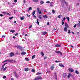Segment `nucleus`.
<instances>
[{
  "instance_id": "f257e3e1",
  "label": "nucleus",
  "mask_w": 80,
  "mask_h": 80,
  "mask_svg": "<svg viewBox=\"0 0 80 80\" xmlns=\"http://www.w3.org/2000/svg\"><path fill=\"white\" fill-rule=\"evenodd\" d=\"M42 78V77L41 76H38V77H36L34 78V80H41Z\"/></svg>"
},
{
  "instance_id": "f03ea898",
  "label": "nucleus",
  "mask_w": 80,
  "mask_h": 80,
  "mask_svg": "<svg viewBox=\"0 0 80 80\" xmlns=\"http://www.w3.org/2000/svg\"><path fill=\"white\" fill-rule=\"evenodd\" d=\"M16 47L18 48H19V49H20V50H22V49H23V47H22L21 46L19 45L16 46Z\"/></svg>"
},
{
  "instance_id": "7ed1b4c3",
  "label": "nucleus",
  "mask_w": 80,
  "mask_h": 80,
  "mask_svg": "<svg viewBox=\"0 0 80 80\" xmlns=\"http://www.w3.org/2000/svg\"><path fill=\"white\" fill-rule=\"evenodd\" d=\"M55 52L57 53H58L59 54H60L61 55H62V52L61 51H55Z\"/></svg>"
},
{
  "instance_id": "20e7f679",
  "label": "nucleus",
  "mask_w": 80,
  "mask_h": 80,
  "mask_svg": "<svg viewBox=\"0 0 80 80\" xmlns=\"http://www.w3.org/2000/svg\"><path fill=\"white\" fill-rule=\"evenodd\" d=\"M6 64H7V63H5L2 66V68H1V71H2V70L4 68V66H5Z\"/></svg>"
},
{
  "instance_id": "39448f33",
  "label": "nucleus",
  "mask_w": 80,
  "mask_h": 80,
  "mask_svg": "<svg viewBox=\"0 0 80 80\" xmlns=\"http://www.w3.org/2000/svg\"><path fill=\"white\" fill-rule=\"evenodd\" d=\"M37 10L38 13H39V14H41V13H42V12H41V10H40V8H37Z\"/></svg>"
},
{
  "instance_id": "423d86ee",
  "label": "nucleus",
  "mask_w": 80,
  "mask_h": 80,
  "mask_svg": "<svg viewBox=\"0 0 80 80\" xmlns=\"http://www.w3.org/2000/svg\"><path fill=\"white\" fill-rule=\"evenodd\" d=\"M68 70L69 72H74V70L72 68H69Z\"/></svg>"
},
{
  "instance_id": "0eeeda50",
  "label": "nucleus",
  "mask_w": 80,
  "mask_h": 80,
  "mask_svg": "<svg viewBox=\"0 0 80 80\" xmlns=\"http://www.w3.org/2000/svg\"><path fill=\"white\" fill-rule=\"evenodd\" d=\"M15 77L17 78H18L19 77V76H18V75L16 73V72H15Z\"/></svg>"
},
{
  "instance_id": "6e6552de",
  "label": "nucleus",
  "mask_w": 80,
  "mask_h": 80,
  "mask_svg": "<svg viewBox=\"0 0 80 80\" xmlns=\"http://www.w3.org/2000/svg\"><path fill=\"white\" fill-rule=\"evenodd\" d=\"M50 6L51 7H53V2H51L50 3Z\"/></svg>"
},
{
  "instance_id": "1a4fd4ad",
  "label": "nucleus",
  "mask_w": 80,
  "mask_h": 80,
  "mask_svg": "<svg viewBox=\"0 0 80 80\" xmlns=\"http://www.w3.org/2000/svg\"><path fill=\"white\" fill-rule=\"evenodd\" d=\"M14 55V53L13 52H11L10 54V57H12Z\"/></svg>"
},
{
  "instance_id": "9d476101",
  "label": "nucleus",
  "mask_w": 80,
  "mask_h": 80,
  "mask_svg": "<svg viewBox=\"0 0 80 80\" xmlns=\"http://www.w3.org/2000/svg\"><path fill=\"white\" fill-rule=\"evenodd\" d=\"M43 17L44 19H45V18H48V17L47 15H43Z\"/></svg>"
},
{
  "instance_id": "9b49d317",
  "label": "nucleus",
  "mask_w": 80,
  "mask_h": 80,
  "mask_svg": "<svg viewBox=\"0 0 80 80\" xmlns=\"http://www.w3.org/2000/svg\"><path fill=\"white\" fill-rule=\"evenodd\" d=\"M55 47H61V45L59 44L56 45H55Z\"/></svg>"
},
{
  "instance_id": "f8f14e48",
  "label": "nucleus",
  "mask_w": 80,
  "mask_h": 80,
  "mask_svg": "<svg viewBox=\"0 0 80 80\" xmlns=\"http://www.w3.org/2000/svg\"><path fill=\"white\" fill-rule=\"evenodd\" d=\"M33 1L34 2H35V3H38L39 2V0H33Z\"/></svg>"
},
{
  "instance_id": "ddd939ff",
  "label": "nucleus",
  "mask_w": 80,
  "mask_h": 80,
  "mask_svg": "<svg viewBox=\"0 0 80 80\" xmlns=\"http://www.w3.org/2000/svg\"><path fill=\"white\" fill-rule=\"evenodd\" d=\"M8 62H16V61H13L10 59H8Z\"/></svg>"
},
{
  "instance_id": "4468645a",
  "label": "nucleus",
  "mask_w": 80,
  "mask_h": 80,
  "mask_svg": "<svg viewBox=\"0 0 80 80\" xmlns=\"http://www.w3.org/2000/svg\"><path fill=\"white\" fill-rule=\"evenodd\" d=\"M24 70L25 72H27L29 70V69L27 68H25L24 69Z\"/></svg>"
},
{
  "instance_id": "2eb2a0df",
  "label": "nucleus",
  "mask_w": 80,
  "mask_h": 80,
  "mask_svg": "<svg viewBox=\"0 0 80 80\" xmlns=\"http://www.w3.org/2000/svg\"><path fill=\"white\" fill-rule=\"evenodd\" d=\"M65 27H67L68 28H69V26L68 24H67V23H65Z\"/></svg>"
},
{
  "instance_id": "dca6fc26",
  "label": "nucleus",
  "mask_w": 80,
  "mask_h": 80,
  "mask_svg": "<svg viewBox=\"0 0 80 80\" xmlns=\"http://www.w3.org/2000/svg\"><path fill=\"white\" fill-rule=\"evenodd\" d=\"M26 52H21V55H25V54H26Z\"/></svg>"
},
{
  "instance_id": "f3484780",
  "label": "nucleus",
  "mask_w": 80,
  "mask_h": 80,
  "mask_svg": "<svg viewBox=\"0 0 80 80\" xmlns=\"http://www.w3.org/2000/svg\"><path fill=\"white\" fill-rule=\"evenodd\" d=\"M64 30L65 31V32H67V27L64 28Z\"/></svg>"
},
{
  "instance_id": "a211bd4d",
  "label": "nucleus",
  "mask_w": 80,
  "mask_h": 80,
  "mask_svg": "<svg viewBox=\"0 0 80 80\" xmlns=\"http://www.w3.org/2000/svg\"><path fill=\"white\" fill-rule=\"evenodd\" d=\"M32 7H30L28 9V12H29V10H32Z\"/></svg>"
},
{
  "instance_id": "6ab92c4d",
  "label": "nucleus",
  "mask_w": 80,
  "mask_h": 80,
  "mask_svg": "<svg viewBox=\"0 0 80 80\" xmlns=\"http://www.w3.org/2000/svg\"><path fill=\"white\" fill-rule=\"evenodd\" d=\"M59 65L60 67H64V66L62 64H59Z\"/></svg>"
},
{
  "instance_id": "aec40b11",
  "label": "nucleus",
  "mask_w": 80,
  "mask_h": 80,
  "mask_svg": "<svg viewBox=\"0 0 80 80\" xmlns=\"http://www.w3.org/2000/svg\"><path fill=\"white\" fill-rule=\"evenodd\" d=\"M70 76H72V75H71V74H69L68 76V79H69V78H70Z\"/></svg>"
},
{
  "instance_id": "412c9836",
  "label": "nucleus",
  "mask_w": 80,
  "mask_h": 80,
  "mask_svg": "<svg viewBox=\"0 0 80 80\" xmlns=\"http://www.w3.org/2000/svg\"><path fill=\"white\" fill-rule=\"evenodd\" d=\"M66 19L68 20V21L69 22L70 21V19H69V18L68 17V16H66Z\"/></svg>"
},
{
  "instance_id": "4be33fe9",
  "label": "nucleus",
  "mask_w": 80,
  "mask_h": 80,
  "mask_svg": "<svg viewBox=\"0 0 80 80\" xmlns=\"http://www.w3.org/2000/svg\"><path fill=\"white\" fill-rule=\"evenodd\" d=\"M47 33L46 32H42V34L43 35H45L46 34H47Z\"/></svg>"
},
{
  "instance_id": "5701e85b",
  "label": "nucleus",
  "mask_w": 80,
  "mask_h": 80,
  "mask_svg": "<svg viewBox=\"0 0 80 80\" xmlns=\"http://www.w3.org/2000/svg\"><path fill=\"white\" fill-rule=\"evenodd\" d=\"M51 70H53V69H54V67L53 66L51 67Z\"/></svg>"
},
{
  "instance_id": "b1692460",
  "label": "nucleus",
  "mask_w": 80,
  "mask_h": 80,
  "mask_svg": "<svg viewBox=\"0 0 80 80\" xmlns=\"http://www.w3.org/2000/svg\"><path fill=\"white\" fill-rule=\"evenodd\" d=\"M10 32H12V33H15V30H10Z\"/></svg>"
},
{
  "instance_id": "393cba45",
  "label": "nucleus",
  "mask_w": 80,
  "mask_h": 80,
  "mask_svg": "<svg viewBox=\"0 0 80 80\" xmlns=\"http://www.w3.org/2000/svg\"><path fill=\"white\" fill-rule=\"evenodd\" d=\"M40 3L41 4H43V3H44V2H43V1H41V2H40Z\"/></svg>"
},
{
  "instance_id": "a878e982",
  "label": "nucleus",
  "mask_w": 80,
  "mask_h": 80,
  "mask_svg": "<svg viewBox=\"0 0 80 80\" xmlns=\"http://www.w3.org/2000/svg\"><path fill=\"white\" fill-rule=\"evenodd\" d=\"M75 73H76V74H79V72H78V71L77 70H76L75 71Z\"/></svg>"
},
{
  "instance_id": "bb28decb",
  "label": "nucleus",
  "mask_w": 80,
  "mask_h": 80,
  "mask_svg": "<svg viewBox=\"0 0 80 80\" xmlns=\"http://www.w3.org/2000/svg\"><path fill=\"white\" fill-rule=\"evenodd\" d=\"M14 18V17H13L12 16L11 17H10L9 18V20H12V18Z\"/></svg>"
},
{
  "instance_id": "cd10ccee",
  "label": "nucleus",
  "mask_w": 80,
  "mask_h": 80,
  "mask_svg": "<svg viewBox=\"0 0 80 80\" xmlns=\"http://www.w3.org/2000/svg\"><path fill=\"white\" fill-rule=\"evenodd\" d=\"M7 67H6L3 69V72H4V71H5V70L7 69Z\"/></svg>"
},
{
  "instance_id": "c85d7f7f",
  "label": "nucleus",
  "mask_w": 80,
  "mask_h": 80,
  "mask_svg": "<svg viewBox=\"0 0 80 80\" xmlns=\"http://www.w3.org/2000/svg\"><path fill=\"white\" fill-rule=\"evenodd\" d=\"M52 13L53 14H54V13H55V10L53 9V10H52Z\"/></svg>"
},
{
  "instance_id": "c756f323",
  "label": "nucleus",
  "mask_w": 80,
  "mask_h": 80,
  "mask_svg": "<svg viewBox=\"0 0 80 80\" xmlns=\"http://www.w3.org/2000/svg\"><path fill=\"white\" fill-rule=\"evenodd\" d=\"M25 59L27 61H29V59H28V58H25Z\"/></svg>"
},
{
  "instance_id": "7c9ffc66",
  "label": "nucleus",
  "mask_w": 80,
  "mask_h": 80,
  "mask_svg": "<svg viewBox=\"0 0 80 80\" xmlns=\"http://www.w3.org/2000/svg\"><path fill=\"white\" fill-rule=\"evenodd\" d=\"M35 12H36V11L35 10V11L32 12V15H35Z\"/></svg>"
},
{
  "instance_id": "2f4dec72",
  "label": "nucleus",
  "mask_w": 80,
  "mask_h": 80,
  "mask_svg": "<svg viewBox=\"0 0 80 80\" xmlns=\"http://www.w3.org/2000/svg\"><path fill=\"white\" fill-rule=\"evenodd\" d=\"M63 76V77H66V73H64Z\"/></svg>"
},
{
  "instance_id": "473e14b6",
  "label": "nucleus",
  "mask_w": 80,
  "mask_h": 80,
  "mask_svg": "<svg viewBox=\"0 0 80 80\" xmlns=\"http://www.w3.org/2000/svg\"><path fill=\"white\" fill-rule=\"evenodd\" d=\"M41 55L42 56H44V54L43 53V52H41Z\"/></svg>"
},
{
  "instance_id": "72a5a7b5",
  "label": "nucleus",
  "mask_w": 80,
  "mask_h": 80,
  "mask_svg": "<svg viewBox=\"0 0 80 80\" xmlns=\"http://www.w3.org/2000/svg\"><path fill=\"white\" fill-rule=\"evenodd\" d=\"M77 26L78 27H80V23H78V24Z\"/></svg>"
},
{
  "instance_id": "f704fd0d",
  "label": "nucleus",
  "mask_w": 80,
  "mask_h": 80,
  "mask_svg": "<svg viewBox=\"0 0 80 80\" xmlns=\"http://www.w3.org/2000/svg\"><path fill=\"white\" fill-rule=\"evenodd\" d=\"M32 72H35V69H33L32 71Z\"/></svg>"
},
{
  "instance_id": "c9c22d12",
  "label": "nucleus",
  "mask_w": 80,
  "mask_h": 80,
  "mask_svg": "<svg viewBox=\"0 0 80 80\" xmlns=\"http://www.w3.org/2000/svg\"><path fill=\"white\" fill-rule=\"evenodd\" d=\"M35 55H34L33 56H32V59H33V58H35Z\"/></svg>"
},
{
  "instance_id": "e433bc0d",
  "label": "nucleus",
  "mask_w": 80,
  "mask_h": 80,
  "mask_svg": "<svg viewBox=\"0 0 80 80\" xmlns=\"http://www.w3.org/2000/svg\"><path fill=\"white\" fill-rule=\"evenodd\" d=\"M60 17H62V15H60L58 16V18H60Z\"/></svg>"
},
{
  "instance_id": "4c0bfd02",
  "label": "nucleus",
  "mask_w": 80,
  "mask_h": 80,
  "mask_svg": "<svg viewBox=\"0 0 80 80\" xmlns=\"http://www.w3.org/2000/svg\"><path fill=\"white\" fill-rule=\"evenodd\" d=\"M39 18L40 20L42 19V17H41V15L40 14L39 15Z\"/></svg>"
},
{
  "instance_id": "58836bf2",
  "label": "nucleus",
  "mask_w": 80,
  "mask_h": 80,
  "mask_svg": "<svg viewBox=\"0 0 80 80\" xmlns=\"http://www.w3.org/2000/svg\"><path fill=\"white\" fill-rule=\"evenodd\" d=\"M2 13H3L4 14H5V15H7V12H2Z\"/></svg>"
},
{
  "instance_id": "ea45409f",
  "label": "nucleus",
  "mask_w": 80,
  "mask_h": 80,
  "mask_svg": "<svg viewBox=\"0 0 80 80\" xmlns=\"http://www.w3.org/2000/svg\"><path fill=\"white\" fill-rule=\"evenodd\" d=\"M20 18L22 20H24V18H23L21 17Z\"/></svg>"
},
{
  "instance_id": "a19ab883",
  "label": "nucleus",
  "mask_w": 80,
  "mask_h": 80,
  "mask_svg": "<svg viewBox=\"0 0 80 80\" xmlns=\"http://www.w3.org/2000/svg\"><path fill=\"white\" fill-rule=\"evenodd\" d=\"M46 3H50V2L48 1L46 2Z\"/></svg>"
},
{
  "instance_id": "79ce46f5",
  "label": "nucleus",
  "mask_w": 80,
  "mask_h": 80,
  "mask_svg": "<svg viewBox=\"0 0 80 80\" xmlns=\"http://www.w3.org/2000/svg\"><path fill=\"white\" fill-rule=\"evenodd\" d=\"M55 62H60V61H55Z\"/></svg>"
},
{
  "instance_id": "37998d69",
  "label": "nucleus",
  "mask_w": 80,
  "mask_h": 80,
  "mask_svg": "<svg viewBox=\"0 0 80 80\" xmlns=\"http://www.w3.org/2000/svg\"><path fill=\"white\" fill-rule=\"evenodd\" d=\"M62 25H64L65 24V23L63 22V20H62Z\"/></svg>"
},
{
  "instance_id": "c03bdc74",
  "label": "nucleus",
  "mask_w": 80,
  "mask_h": 80,
  "mask_svg": "<svg viewBox=\"0 0 80 80\" xmlns=\"http://www.w3.org/2000/svg\"><path fill=\"white\" fill-rule=\"evenodd\" d=\"M55 78L56 80L57 79V75L55 76Z\"/></svg>"
},
{
  "instance_id": "a18cd8bd",
  "label": "nucleus",
  "mask_w": 80,
  "mask_h": 80,
  "mask_svg": "<svg viewBox=\"0 0 80 80\" xmlns=\"http://www.w3.org/2000/svg\"><path fill=\"white\" fill-rule=\"evenodd\" d=\"M7 14V15H10V14L8 12L6 13V15Z\"/></svg>"
},
{
  "instance_id": "49530a36",
  "label": "nucleus",
  "mask_w": 80,
  "mask_h": 80,
  "mask_svg": "<svg viewBox=\"0 0 80 80\" xmlns=\"http://www.w3.org/2000/svg\"><path fill=\"white\" fill-rule=\"evenodd\" d=\"M32 27V25H31L30 26H29V28H31Z\"/></svg>"
},
{
  "instance_id": "de8ad7c7",
  "label": "nucleus",
  "mask_w": 80,
  "mask_h": 80,
  "mask_svg": "<svg viewBox=\"0 0 80 80\" xmlns=\"http://www.w3.org/2000/svg\"><path fill=\"white\" fill-rule=\"evenodd\" d=\"M15 36H17V35H18V33H17L15 35Z\"/></svg>"
},
{
  "instance_id": "09e8293b",
  "label": "nucleus",
  "mask_w": 80,
  "mask_h": 80,
  "mask_svg": "<svg viewBox=\"0 0 80 80\" xmlns=\"http://www.w3.org/2000/svg\"><path fill=\"white\" fill-rule=\"evenodd\" d=\"M76 27H77V24H76L73 27H74V28H75Z\"/></svg>"
},
{
  "instance_id": "8fccbe9b",
  "label": "nucleus",
  "mask_w": 80,
  "mask_h": 80,
  "mask_svg": "<svg viewBox=\"0 0 80 80\" xmlns=\"http://www.w3.org/2000/svg\"><path fill=\"white\" fill-rule=\"evenodd\" d=\"M7 78V77L5 76H3V78L5 79V78Z\"/></svg>"
},
{
  "instance_id": "3c124183",
  "label": "nucleus",
  "mask_w": 80,
  "mask_h": 80,
  "mask_svg": "<svg viewBox=\"0 0 80 80\" xmlns=\"http://www.w3.org/2000/svg\"><path fill=\"white\" fill-rule=\"evenodd\" d=\"M66 20V18H64L63 19V21H65Z\"/></svg>"
},
{
  "instance_id": "603ef678",
  "label": "nucleus",
  "mask_w": 80,
  "mask_h": 80,
  "mask_svg": "<svg viewBox=\"0 0 80 80\" xmlns=\"http://www.w3.org/2000/svg\"><path fill=\"white\" fill-rule=\"evenodd\" d=\"M38 75H41V73L39 72H38Z\"/></svg>"
},
{
  "instance_id": "864d4df0",
  "label": "nucleus",
  "mask_w": 80,
  "mask_h": 80,
  "mask_svg": "<svg viewBox=\"0 0 80 80\" xmlns=\"http://www.w3.org/2000/svg\"><path fill=\"white\" fill-rule=\"evenodd\" d=\"M14 2L15 3H16V2H17V0H15Z\"/></svg>"
},
{
  "instance_id": "5fc2aeb1",
  "label": "nucleus",
  "mask_w": 80,
  "mask_h": 80,
  "mask_svg": "<svg viewBox=\"0 0 80 80\" xmlns=\"http://www.w3.org/2000/svg\"><path fill=\"white\" fill-rule=\"evenodd\" d=\"M5 36L3 35L2 37V38H5Z\"/></svg>"
},
{
  "instance_id": "6e6d98bb",
  "label": "nucleus",
  "mask_w": 80,
  "mask_h": 80,
  "mask_svg": "<svg viewBox=\"0 0 80 80\" xmlns=\"http://www.w3.org/2000/svg\"><path fill=\"white\" fill-rule=\"evenodd\" d=\"M23 3H26V1H25V0H23Z\"/></svg>"
},
{
  "instance_id": "4d7b16f0",
  "label": "nucleus",
  "mask_w": 80,
  "mask_h": 80,
  "mask_svg": "<svg viewBox=\"0 0 80 80\" xmlns=\"http://www.w3.org/2000/svg\"><path fill=\"white\" fill-rule=\"evenodd\" d=\"M36 23H37V24L39 25V23H40V22H36Z\"/></svg>"
},
{
  "instance_id": "13d9d810",
  "label": "nucleus",
  "mask_w": 80,
  "mask_h": 80,
  "mask_svg": "<svg viewBox=\"0 0 80 80\" xmlns=\"http://www.w3.org/2000/svg\"><path fill=\"white\" fill-rule=\"evenodd\" d=\"M46 58H47V57H45L44 58V59H46Z\"/></svg>"
},
{
  "instance_id": "bf43d9fd",
  "label": "nucleus",
  "mask_w": 80,
  "mask_h": 80,
  "mask_svg": "<svg viewBox=\"0 0 80 80\" xmlns=\"http://www.w3.org/2000/svg\"><path fill=\"white\" fill-rule=\"evenodd\" d=\"M0 16L1 17H3V15H2V14H0Z\"/></svg>"
},
{
  "instance_id": "052dcab7",
  "label": "nucleus",
  "mask_w": 80,
  "mask_h": 80,
  "mask_svg": "<svg viewBox=\"0 0 80 80\" xmlns=\"http://www.w3.org/2000/svg\"><path fill=\"white\" fill-rule=\"evenodd\" d=\"M68 33H71V32H70V30H69L68 31Z\"/></svg>"
},
{
  "instance_id": "680f3d73",
  "label": "nucleus",
  "mask_w": 80,
  "mask_h": 80,
  "mask_svg": "<svg viewBox=\"0 0 80 80\" xmlns=\"http://www.w3.org/2000/svg\"><path fill=\"white\" fill-rule=\"evenodd\" d=\"M4 62H8V59L7 60H6L4 61Z\"/></svg>"
},
{
  "instance_id": "e2e57ef3",
  "label": "nucleus",
  "mask_w": 80,
  "mask_h": 80,
  "mask_svg": "<svg viewBox=\"0 0 80 80\" xmlns=\"http://www.w3.org/2000/svg\"><path fill=\"white\" fill-rule=\"evenodd\" d=\"M26 15H27V16H28V17H30V15H28V14H26Z\"/></svg>"
},
{
  "instance_id": "0e129e2a",
  "label": "nucleus",
  "mask_w": 80,
  "mask_h": 80,
  "mask_svg": "<svg viewBox=\"0 0 80 80\" xmlns=\"http://www.w3.org/2000/svg\"><path fill=\"white\" fill-rule=\"evenodd\" d=\"M47 25H50V23H49V22H48Z\"/></svg>"
},
{
  "instance_id": "69168bd1",
  "label": "nucleus",
  "mask_w": 80,
  "mask_h": 80,
  "mask_svg": "<svg viewBox=\"0 0 80 80\" xmlns=\"http://www.w3.org/2000/svg\"><path fill=\"white\" fill-rule=\"evenodd\" d=\"M13 38H14V39H15V36H13Z\"/></svg>"
},
{
  "instance_id": "338daca9",
  "label": "nucleus",
  "mask_w": 80,
  "mask_h": 80,
  "mask_svg": "<svg viewBox=\"0 0 80 80\" xmlns=\"http://www.w3.org/2000/svg\"><path fill=\"white\" fill-rule=\"evenodd\" d=\"M28 36V34H26L25 35V37H27V36Z\"/></svg>"
},
{
  "instance_id": "774afa93",
  "label": "nucleus",
  "mask_w": 80,
  "mask_h": 80,
  "mask_svg": "<svg viewBox=\"0 0 80 80\" xmlns=\"http://www.w3.org/2000/svg\"><path fill=\"white\" fill-rule=\"evenodd\" d=\"M54 75H55V76H57V73L55 72V73L54 74Z\"/></svg>"
}]
</instances>
